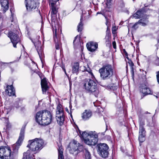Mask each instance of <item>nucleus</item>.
<instances>
[{"mask_svg":"<svg viewBox=\"0 0 159 159\" xmlns=\"http://www.w3.org/2000/svg\"><path fill=\"white\" fill-rule=\"evenodd\" d=\"M44 142L43 139L36 138L34 139L29 140L27 146L30 150L25 152L22 159H34L33 154L30 152V151L36 152H39L43 148Z\"/></svg>","mask_w":159,"mask_h":159,"instance_id":"nucleus-1","label":"nucleus"},{"mask_svg":"<svg viewBox=\"0 0 159 159\" xmlns=\"http://www.w3.org/2000/svg\"><path fill=\"white\" fill-rule=\"evenodd\" d=\"M52 120V114L50 111H40L36 114V121L40 125H48L51 122Z\"/></svg>","mask_w":159,"mask_h":159,"instance_id":"nucleus-2","label":"nucleus"},{"mask_svg":"<svg viewBox=\"0 0 159 159\" xmlns=\"http://www.w3.org/2000/svg\"><path fill=\"white\" fill-rule=\"evenodd\" d=\"M80 133L83 138L84 142L87 144L90 145H95L98 141V136L95 131H90L87 133L85 131Z\"/></svg>","mask_w":159,"mask_h":159,"instance_id":"nucleus-3","label":"nucleus"},{"mask_svg":"<svg viewBox=\"0 0 159 159\" xmlns=\"http://www.w3.org/2000/svg\"><path fill=\"white\" fill-rule=\"evenodd\" d=\"M83 89L89 93H96V97L98 95L97 83L96 81L91 79H86L83 81L82 83Z\"/></svg>","mask_w":159,"mask_h":159,"instance_id":"nucleus-4","label":"nucleus"},{"mask_svg":"<svg viewBox=\"0 0 159 159\" xmlns=\"http://www.w3.org/2000/svg\"><path fill=\"white\" fill-rule=\"evenodd\" d=\"M101 78L103 80L110 79L113 75V69L110 65L103 66L99 70Z\"/></svg>","mask_w":159,"mask_h":159,"instance_id":"nucleus-5","label":"nucleus"},{"mask_svg":"<svg viewBox=\"0 0 159 159\" xmlns=\"http://www.w3.org/2000/svg\"><path fill=\"white\" fill-rule=\"evenodd\" d=\"M56 119L59 125H61L64 120V116L62 105L59 104L57 107L56 111Z\"/></svg>","mask_w":159,"mask_h":159,"instance_id":"nucleus-6","label":"nucleus"},{"mask_svg":"<svg viewBox=\"0 0 159 159\" xmlns=\"http://www.w3.org/2000/svg\"><path fill=\"white\" fill-rule=\"evenodd\" d=\"M108 147L106 143H100L98 145V152L102 157L106 158L108 156Z\"/></svg>","mask_w":159,"mask_h":159,"instance_id":"nucleus-7","label":"nucleus"},{"mask_svg":"<svg viewBox=\"0 0 159 159\" xmlns=\"http://www.w3.org/2000/svg\"><path fill=\"white\" fill-rule=\"evenodd\" d=\"M11 155V150L9 147L2 146L0 147V158L9 159Z\"/></svg>","mask_w":159,"mask_h":159,"instance_id":"nucleus-8","label":"nucleus"},{"mask_svg":"<svg viewBox=\"0 0 159 159\" xmlns=\"http://www.w3.org/2000/svg\"><path fill=\"white\" fill-rule=\"evenodd\" d=\"M24 129L22 128L21 129L20 136L18 140L12 146L13 151L15 152H17L21 144L24 139Z\"/></svg>","mask_w":159,"mask_h":159,"instance_id":"nucleus-9","label":"nucleus"},{"mask_svg":"<svg viewBox=\"0 0 159 159\" xmlns=\"http://www.w3.org/2000/svg\"><path fill=\"white\" fill-rule=\"evenodd\" d=\"M77 145V142L74 140L72 143H70L69 144L70 153L74 154V152L78 150L79 152L82 151L83 150V146L82 145H80L79 143Z\"/></svg>","mask_w":159,"mask_h":159,"instance_id":"nucleus-10","label":"nucleus"},{"mask_svg":"<svg viewBox=\"0 0 159 159\" xmlns=\"http://www.w3.org/2000/svg\"><path fill=\"white\" fill-rule=\"evenodd\" d=\"M25 3L27 10L29 11L35 9L39 4L38 0H25Z\"/></svg>","mask_w":159,"mask_h":159,"instance_id":"nucleus-11","label":"nucleus"},{"mask_svg":"<svg viewBox=\"0 0 159 159\" xmlns=\"http://www.w3.org/2000/svg\"><path fill=\"white\" fill-rule=\"evenodd\" d=\"M32 41L36 49L40 58L41 59L44 55L43 48L41 42H39L38 39L35 40H34V41L32 40Z\"/></svg>","mask_w":159,"mask_h":159,"instance_id":"nucleus-12","label":"nucleus"},{"mask_svg":"<svg viewBox=\"0 0 159 159\" xmlns=\"http://www.w3.org/2000/svg\"><path fill=\"white\" fill-rule=\"evenodd\" d=\"M8 37L10 39L11 43L13 44V46L16 48V44L20 41V39L17 37V35L12 32H10L8 33Z\"/></svg>","mask_w":159,"mask_h":159,"instance_id":"nucleus-13","label":"nucleus"},{"mask_svg":"<svg viewBox=\"0 0 159 159\" xmlns=\"http://www.w3.org/2000/svg\"><path fill=\"white\" fill-rule=\"evenodd\" d=\"M144 11L143 10L140 9L136 13L134 14L133 16V17L135 18V19H139L140 18H143L142 19L143 20L142 21L144 22L146 19L148 18V16L145 15L144 13Z\"/></svg>","mask_w":159,"mask_h":159,"instance_id":"nucleus-14","label":"nucleus"},{"mask_svg":"<svg viewBox=\"0 0 159 159\" xmlns=\"http://www.w3.org/2000/svg\"><path fill=\"white\" fill-rule=\"evenodd\" d=\"M52 11L51 12V15L52 16V26L53 28L54 29L53 26L56 28V26L55 25V21H56V14L57 12V9L56 7H51Z\"/></svg>","mask_w":159,"mask_h":159,"instance_id":"nucleus-15","label":"nucleus"},{"mask_svg":"<svg viewBox=\"0 0 159 159\" xmlns=\"http://www.w3.org/2000/svg\"><path fill=\"white\" fill-rule=\"evenodd\" d=\"M48 84V82L46 78H44L41 80V84L42 91L43 94L46 93L47 91L48 90L49 88Z\"/></svg>","mask_w":159,"mask_h":159,"instance_id":"nucleus-16","label":"nucleus"},{"mask_svg":"<svg viewBox=\"0 0 159 159\" xmlns=\"http://www.w3.org/2000/svg\"><path fill=\"white\" fill-rule=\"evenodd\" d=\"M86 47L89 51L93 52L98 48V44L96 42H91L87 43Z\"/></svg>","mask_w":159,"mask_h":159,"instance_id":"nucleus-17","label":"nucleus"},{"mask_svg":"<svg viewBox=\"0 0 159 159\" xmlns=\"http://www.w3.org/2000/svg\"><path fill=\"white\" fill-rule=\"evenodd\" d=\"M140 92L144 96L148 94H152V92L150 89L145 85H143L140 87Z\"/></svg>","mask_w":159,"mask_h":159,"instance_id":"nucleus-18","label":"nucleus"},{"mask_svg":"<svg viewBox=\"0 0 159 159\" xmlns=\"http://www.w3.org/2000/svg\"><path fill=\"white\" fill-rule=\"evenodd\" d=\"M2 9L3 13H5L9 8L8 0H1Z\"/></svg>","mask_w":159,"mask_h":159,"instance_id":"nucleus-19","label":"nucleus"},{"mask_svg":"<svg viewBox=\"0 0 159 159\" xmlns=\"http://www.w3.org/2000/svg\"><path fill=\"white\" fill-rule=\"evenodd\" d=\"M5 92L9 96L15 95V89L12 85H7V89L5 90Z\"/></svg>","mask_w":159,"mask_h":159,"instance_id":"nucleus-20","label":"nucleus"},{"mask_svg":"<svg viewBox=\"0 0 159 159\" xmlns=\"http://www.w3.org/2000/svg\"><path fill=\"white\" fill-rule=\"evenodd\" d=\"M92 115V113L90 110H86L82 113V117L83 120H88Z\"/></svg>","mask_w":159,"mask_h":159,"instance_id":"nucleus-21","label":"nucleus"},{"mask_svg":"<svg viewBox=\"0 0 159 159\" xmlns=\"http://www.w3.org/2000/svg\"><path fill=\"white\" fill-rule=\"evenodd\" d=\"M56 31H57V29L55 28V35L54 36V41L55 42L56 45H55V48L56 49H59L60 47H61V44L60 43V41H58V38L57 37V35H56Z\"/></svg>","mask_w":159,"mask_h":159,"instance_id":"nucleus-22","label":"nucleus"},{"mask_svg":"<svg viewBox=\"0 0 159 159\" xmlns=\"http://www.w3.org/2000/svg\"><path fill=\"white\" fill-rule=\"evenodd\" d=\"M143 20H140L138 22L135 23L134 24L132 28L135 29H137L138 28V25L140 24L143 26H145L147 25L148 22L147 20H146L144 22L142 21Z\"/></svg>","mask_w":159,"mask_h":159,"instance_id":"nucleus-23","label":"nucleus"},{"mask_svg":"<svg viewBox=\"0 0 159 159\" xmlns=\"http://www.w3.org/2000/svg\"><path fill=\"white\" fill-rule=\"evenodd\" d=\"M79 68V63L77 62L75 63L72 67V72L73 73H77Z\"/></svg>","mask_w":159,"mask_h":159,"instance_id":"nucleus-24","label":"nucleus"},{"mask_svg":"<svg viewBox=\"0 0 159 159\" xmlns=\"http://www.w3.org/2000/svg\"><path fill=\"white\" fill-rule=\"evenodd\" d=\"M63 149L61 148H59L58 149V159H64V157L63 155Z\"/></svg>","mask_w":159,"mask_h":159,"instance_id":"nucleus-25","label":"nucleus"},{"mask_svg":"<svg viewBox=\"0 0 159 159\" xmlns=\"http://www.w3.org/2000/svg\"><path fill=\"white\" fill-rule=\"evenodd\" d=\"M83 152L85 155V159H91L90 154L88 151L87 149H85L83 150Z\"/></svg>","mask_w":159,"mask_h":159,"instance_id":"nucleus-26","label":"nucleus"},{"mask_svg":"<svg viewBox=\"0 0 159 159\" xmlns=\"http://www.w3.org/2000/svg\"><path fill=\"white\" fill-rule=\"evenodd\" d=\"M82 17H81L80 19V23H79L78 26V32L81 31L83 29V24L82 23Z\"/></svg>","mask_w":159,"mask_h":159,"instance_id":"nucleus-27","label":"nucleus"},{"mask_svg":"<svg viewBox=\"0 0 159 159\" xmlns=\"http://www.w3.org/2000/svg\"><path fill=\"white\" fill-rule=\"evenodd\" d=\"M146 131L144 127H139V135H145Z\"/></svg>","mask_w":159,"mask_h":159,"instance_id":"nucleus-28","label":"nucleus"},{"mask_svg":"<svg viewBox=\"0 0 159 159\" xmlns=\"http://www.w3.org/2000/svg\"><path fill=\"white\" fill-rule=\"evenodd\" d=\"M87 67L86 66H84V70L85 71H87L89 74H90V75H93V74L92 72V71L90 69L88 65H87Z\"/></svg>","mask_w":159,"mask_h":159,"instance_id":"nucleus-29","label":"nucleus"},{"mask_svg":"<svg viewBox=\"0 0 159 159\" xmlns=\"http://www.w3.org/2000/svg\"><path fill=\"white\" fill-rule=\"evenodd\" d=\"M145 135H139V140L140 142L142 143L145 140Z\"/></svg>","mask_w":159,"mask_h":159,"instance_id":"nucleus-30","label":"nucleus"},{"mask_svg":"<svg viewBox=\"0 0 159 159\" xmlns=\"http://www.w3.org/2000/svg\"><path fill=\"white\" fill-rule=\"evenodd\" d=\"M139 127H143V125H145L144 121H143L142 119H139Z\"/></svg>","mask_w":159,"mask_h":159,"instance_id":"nucleus-31","label":"nucleus"},{"mask_svg":"<svg viewBox=\"0 0 159 159\" xmlns=\"http://www.w3.org/2000/svg\"><path fill=\"white\" fill-rule=\"evenodd\" d=\"M118 86H116V85H114V84L111 85L110 87L111 89L113 90V91L116 90Z\"/></svg>","mask_w":159,"mask_h":159,"instance_id":"nucleus-32","label":"nucleus"},{"mask_svg":"<svg viewBox=\"0 0 159 159\" xmlns=\"http://www.w3.org/2000/svg\"><path fill=\"white\" fill-rule=\"evenodd\" d=\"M6 123V126L7 128H9L11 127V125L8 120L7 121Z\"/></svg>","mask_w":159,"mask_h":159,"instance_id":"nucleus-33","label":"nucleus"},{"mask_svg":"<svg viewBox=\"0 0 159 159\" xmlns=\"http://www.w3.org/2000/svg\"><path fill=\"white\" fill-rule=\"evenodd\" d=\"M56 2L55 1H53L52 2H51L49 3L50 5H51V7H56L55 6V5L56 3Z\"/></svg>","mask_w":159,"mask_h":159,"instance_id":"nucleus-34","label":"nucleus"},{"mask_svg":"<svg viewBox=\"0 0 159 159\" xmlns=\"http://www.w3.org/2000/svg\"><path fill=\"white\" fill-rule=\"evenodd\" d=\"M123 52L125 54V55L126 58L128 60H129V58L128 57V53L126 51L125 49H124L123 50Z\"/></svg>","mask_w":159,"mask_h":159,"instance_id":"nucleus-35","label":"nucleus"},{"mask_svg":"<svg viewBox=\"0 0 159 159\" xmlns=\"http://www.w3.org/2000/svg\"><path fill=\"white\" fill-rule=\"evenodd\" d=\"M111 0H107L106 5L107 7L110 5Z\"/></svg>","mask_w":159,"mask_h":159,"instance_id":"nucleus-36","label":"nucleus"},{"mask_svg":"<svg viewBox=\"0 0 159 159\" xmlns=\"http://www.w3.org/2000/svg\"><path fill=\"white\" fill-rule=\"evenodd\" d=\"M128 62L130 66L132 67L134 66V63L131 60H129Z\"/></svg>","mask_w":159,"mask_h":159,"instance_id":"nucleus-37","label":"nucleus"},{"mask_svg":"<svg viewBox=\"0 0 159 159\" xmlns=\"http://www.w3.org/2000/svg\"><path fill=\"white\" fill-rule=\"evenodd\" d=\"M158 59H159V58L157 57V59L155 61V63L157 65L159 66V61H157Z\"/></svg>","mask_w":159,"mask_h":159,"instance_id":"nucleus-38","label":"nucleus"},{"mask_svg":"<svg viewBox=\"0 0 159 159\" xmlns=\"http://www.w3.org/2000/svg\"><path fill=\"white\" fill-rule=\"evenodd\" d=\"M157 81L159 84V71L157 72Z\"/></svg>","mask_w":159,"mask_h":159,"instance_id":"nucleus-39","label":"nucleus"},{"mask_svg":"<svg viewBox=\"0 0 159 159\" xmlns=\"http://www.w3.org/2000/svg\"><path fill=\"white\" fill-rule=\"evenodd\" d=\"M112 44L113 45V47L114 48L116 49V43L115 41L112 42Z\"/></svg>","mask_w":159,"mask_h":159,"instance_id":"nucleus-40","label":"nucleus"},{"mask_svg":"<svg viewBox=\"0 0 159 159\" xmlns=\"http://www.w3.org/2000/svg\"><path fill=\"white\" fill-rule=\"evenodd\" d=\"M78 35H77L75 37V39L73 41V44H75V43H76V39L78 38Z\"/></svg>","mask_w":159,"mask_h":159,"instance_id":"nucleus-41","label":"nucleus"},{"mask_svg":"<svg viewBox=\"0 0 159 159\" xmlns=\"http://www.w3.org/2000/svg\"><path fill=\"white\" fill-rule=\"evenodd\" d=\"M62 69L65 72V74L66 75H67V74H66V69H65V68L64 66H62Z\"/></svg>","mask_w":159,"mask_h":159,"instance_id":"nucleus-42","label":"nucleus"},{"mask_svg":"<svg viewBox=\"0 0 159 159\" xmlns=\"http://www.w3.org/2000/svg\"><path fill=\"white\" fill-rule=\"evenodd\" d=\"M2 65H4V64H8V63L7 62H2Z\"/></svg>","mask_w":159,"mask_h":159,"instance_id":"nucleus-43","label":"nucleus"},{"mask_svg":"<svg viewBox=\"0 0 159 159\" xmlns=\"http://www.w3.org/2000/svg\"><path fill=\"white\" fill-rule=\"evenodd\" d=\"M157 41L158 43H159V38L158 39H157Z\"/></svg>","mask_w":159,"mask_h":159,"instance_id":"nucleus-44","label":"nucleus"},{"mask_svg":"<svg viewBox=\"0 0 159 159\" xmlns=\"http://www.w3.org/2000/svg\"><path fill=\"white\" fill-rule=\"evenodd\" d=\"M154 96H155L157 98H158V97L157 96H156V95H154Z\"/></svg>","mask_w":159,"mask_h":159,"instance_id":"nucleus-45","label":"nucleus"},{"mask_svg":"<svg viewBox=\"0 0 159 159\" xmlns=\"http://www.w3.org/2000/svg\"><path fill=\"white\" fill-rule=\"evenodd\" d=\"M145 113H148L147 111L145 112Z\"/></svg>","mask_w":159,"mask_h":159,"instance_id":"nucleus-46","label":"nucleus"},{"mask_svg":"<svg viewBox=\"0 0 159 159\" xmlns=\"http://www.w3.org/2000/svg\"><path fill=\"white\" fill-rule=\"evenodd\" d=\"M37 38H38V39H39V37H38H38H37Z\"/></svg>","mask_w":159,"mask_h":159,"instance_id":"nucleus-47","label":"nucleus"},{"mask_svg":"<svg viewBox=\"0 0 159 159\" xmlns=\"http://www.w3.org/2000/svg\"><path fill=\"white\" fill-rule=\"evenodd\" d=\"M157 61H159V59H158Z\"/></svg>","mask_w":159,"mask_h":159,"instance_id":"nucleus-48","label":"nucleus"},{"mask_svg":"<svg viewBox=\"0 0 159 159\" xmlns=\"http://www.w3.org/2000/svg\"><path fill=\"white\" fill-rule=\"evenodd\" d=\"M159 98V96L158 97V98Z\"/></svg>","mask_w":159,"mask_h":159,"instance_id":"nucleus-49","label":"nucleus"},{"mask_svg":"<svg viewBox=\"0 0 159 159\" xmlns=\"http://www.w3.org/2000/svg\"><path fill=\"white\" fill-rule=\"evenodd\" d=\"M133 1H134V0H133Z\"/></svg>","mask_w":159,"mask_h":159,"instance_id":"nucleus-50","label":"nucleus"}]
</instances>
